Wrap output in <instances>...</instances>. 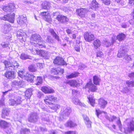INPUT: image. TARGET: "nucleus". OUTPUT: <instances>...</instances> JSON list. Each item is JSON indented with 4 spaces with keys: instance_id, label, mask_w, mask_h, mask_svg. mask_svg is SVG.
Masks as SVG:
<instances>
[{
    "instance_id": "nucleus-2",
    "label": "nucleus",
    "mask_w": 134,
    "mask_h": 134,
    "mask_svg": "<svg viewBox=\"0 0 134 134\" xmlns=\"http://www.w3.org/2000/svg\"><path fill=\"white\" fill-rule=\"evenodd\" d=\"M57 100V97L52 95H49L46 97L44 99L45 103L49 105V107L52 109L54 111H56L58 109L60 108L59 105L56 104H55L51 103V101H56Z\"/></svg>"
},
{
    "instance_id": "nucleus-14",
    "label": "nucleus",
    "mask_w": 134,
    "mask_h": 134,
    "mask_svg": "<svg viewBox=\"0 0 134 134\" xmlns=\"http://www.w3.org/2000/svg\"><path fill=\"white\" fill-rule=\"evenodd\" d=\"M84 36L85 40L88 42L92 41L94 39V35L91 32H85L84 33Z\"/></svg>"
},
{
    "instance_id": "nucleus-35",
    "label": "nucleus",
    "mask_w": 134,
    "mask_h": 134,
    "mask_svg": "<svg viewBox=\"0 0 134 134\" xmlns=\"http://www.w3.org/2000/svg\"><path fill=\"white\" fill-rule=\"evenodd\" d=\"M116 38L115 36H113L112 37V41L111 42L108 41H106L105 42V44L107 47H109L115 42V40Z\"/></svg>"
},
{
    "instance_id": "nucleus-19",
    "label": "nucleus",
    "mask_w": 134,
    "mask_h": 134,
    "mask_svg": "<svg viewBox=\"0 0 134 134\" xmlns=\"http://www.w3.org/2000/svg\"><path fill=\"white\" fill-rule=\"evenodd\" d=\"M56 19L61 23L67 22L69 20L65 16L60 15L56 17Z\"/></svg>"
},
{
    "instance_id": "nucleus-64",
    "label": "nucleus",
    "mask_w": 134,
    "mask_h": 134,
    "mask_svg": "<svg viewBox=\"0 0 134 134\" xmlns=\"http://www.w3.org/2000/svg\"><path fill=\"white\" fill-rule=\"evenodd\" d=\"M129 3L131 5H133L134 4V0H129Z\"/></svg>"
},
{
    "instance_id": "nucleus-16",
    "label": "nucleus",
    "mask_w": 134,
    "mask_h": 134,
    "mask_svg": "<svg viewBox=\"0 0 134 134\" xmlns=\"http://www.w3.org/2000/svg\"><path fill=\"white\" fill-rule=\"evenodd\" d=\"M15 9L14 5L13 4H10L8 6H4L3 8V10L5 12H12Z\"/></svg>"
},
{
    "instance_id": "nucleus-59",
    "label": "nucleus",
    "mask_w": 134,
    "mask_h": 134,
    "mask_svg": "<svg viewBox=\"0 0 134 134\" xmlns=\"http://www.w3.org/2000/svg\"><path fill=\"white\" fill-rule=\"evenodd\" d=\"M78 91L75 90H72V93L73 96H76L78 92Z\"/></svg>"
},
{
    "instance_id": "nucleus-12",
    "label": "nucleus",
    "mask_w": 134,
    "mask_h": 134,
    "mask_svg": "<svg viewBox=\"0 0 134 134\" xmlns=\"http://www.w3.org/2000/svg\"><path fill=\"white\" fill-rule=\"evenodd\" d=\"M11 25L9 23H5L3 24L1 28V31L4 34L8 33L9 31Z\"/></svg>"
},
{
    "instance_id": "nucleus-15",
    "label": "nucleus",
    "mask_w": 134,
    "mask_h": 134,
    "mask_svg": "<svg viewBox=\"0 0 134 134\" xmlns=\"http://www.w3.org/2000/svg\"><path fill=\"white\" fill-rule=\"evenodd\" d=\"M41 14L43 18L46 21L49 23L52 21V19L48 12H41Z\"/></svg>"
},
{
    "instance_id": "nucleus-40",
    "label": "nucleus",
    "mask_w": 134,
    "mask_h": 134,
    "mask_svg": "<svg viewBox=\"0 0 134 134\" xmlns=\"http://www.w3.org/2000/svg\"><path fill=\"white\" fill-rule=\"evenodd\" d=\"M79 74V73L77 72H74L69 75L66 76V78L68 79H69L76 77L78 76Z\"/></svg>"
},
{
    "instance_id": "nucleus-52",
    "label": "nucleus",
    "mask_w": 134,
    "mask_h": 134,
    "mask_svg": "<svg viewBox=\"0 0 134 134\" xmlns=\"http://www.w3.org/2000/svg\"><path fill=\"white\" fill-rule=\"evenodd\" d=\"M126 83L129 87H133L134 86V81H127L126 82Z\"/></svg>"
},
{
    "instance_id": "nucleus-21",
    "label": "nucleus",
    "mask_w": 134,
    "mask_h": 134,
    "mask_svg": "<svg viewBox=\"0 0 134 134\" xmlns=\"http://www.w3.org/2000/svg\"><path fill=\"white\" fill-rule=\"evenodd\" d=\"M65 126L66 127L73 128L77 126V125L74 121L70 120L68 121L65 124Z\"/></svg>"
},
{
    "instance_id": "nucleus-27",
    "label": "nucleus",
    "mask_w": 134,
    "mask_h": 134,
    "mask_svg": "<svg viewBox=\"0 0 134 134\" xmlns=\"http://www.w3.org/2000/svg\"><path fill=\"white\" fill-rule=\"evenodd\" d=\"M9 109L7 108H4L2 111V118H5L6 116L9 115Z\"/></svg>"
},
{
    "instance_id": "nucleus-55",
    "label": "nucleus",
    "mask_w": 134,
    "mask_h": 134,
    "mask_svg": "<svg viewBox=\"0 0 134 134\" xmlns=\"http://www.w3.org/2000/svg\"><path fill=\"white\" fill-rule=\"evenodd\" d=\"M39 130L42 132H44L47 131V129L45 127H40Z\"/></svg>"
},
{
    "instance_id": "nucleus-46",
    "label": "nucleus",
    "mask_w": 134,
    "mask_h": 134,
    "mask_svg": "<svg viewBox=\"0 0 134 134\" xmlns=\"http://www.w3.org/2000/svg\"><path fill=\"white\" fill-rule=\"evenodd\" d=\"M29 50L32 53L34 54H37L39 55V54H40V53L39 52L40 51V50H37V49H35V48L34 49L33 48L30 49Z\"/></svg>"
},
{
    "instance_id": "nucleus-1",
    "label": "nucleus",
    "mask_w": 134,
    "mask_h": 134,
    "mask_svg": "<svg viewBox=\"0 0 134 134\" xmlns=\"http://www.w3.org/2000/svg\"><path fill=\"white\" fill-rule=\"evenodd\" d=\"M31 44L35 47L40 48H45L44 42L42 41L40 36L37 34H35L32 35L31 38Z\"/></svg>"
},
{
    "instance_id": "nucleus-25",
    "label": "nucleus",
    "mask_w": 134,
    "mask_h": 134,
    "mask_svg": "<svg viewBox=\"0 0 134 134\" xmlns=\"http://www.w3.org/2000/svg\"><path fill=\"white\" fill-rule=\"evenodd\" d=\"M42 90L43 92L45 93H53L54 92V90L51 88L50 87L44 86L42 88Z\"/></svg>"
},
{
    "instance_id": "nucleus-26",
    "label": "nucleus",
    "mask_w": 134,
    "mask_h": 134,
    "mask_svg": "<svg viewBox=\"0 0 134 134\" xmlns=\"http://www.w3.org/2000/svg\"><path fill=\"white\" fill-rule=\"evenodd\" d=\"M39 52L40 53V54H39L40 55L45 58L46 59H48L50 55V53L49 52L42 50H40V51Z\"/></svg>"
},
{
    "instance_id": "nucleus-7",
    "label": "nucleus",
    "mask_w": 134,
    "mask_h": 134,
    "mask_svg": "<svg viewBox=\"0 0 134 134\" xmlns=\"http://www.w3.org/2000/svg\"><path fill=\"white\" fill-rule=\"evenodd\" d=\"M19 76L22 78L25 77L26 80L28 81H30L32 82L34 81V78L36 79V77L34 76L32 74H30L27 73L26 74V75L24 74V72L22 71H19L18 72Z\"/></svg>"
},
{
    "instance_id": "nucleus-31",
    "label": "nucleus",
    "mask_w": 134,
    "mask_h": 134,
    "mask_svg": "<svg viewBox=\"0 0 134 134\" xmlns=\"http://www.w3.org/2000/svg\"><path fill=\"white\" fill-rule=\"evenodd\" d=\"M51 4L48 2L45 1L42 4V7L45 9H48L51 7Z\"/></svg>"
},
{
    "instance_id": "nucleus-62",
    "label": "nucleus",
    "mask_w": 134,
    "mask_h": 134,
    "mask_svg": "<svg viewBox=\"0 0 134 134\" xmlns=\"http://www.w3.org/2000/svg\"><path fill=\"white\" fill-rule=\"evenodd\" d=\"M66 32L68 34H70L72 33V31L69 29H67L66 30Z\"/></svg>"
},
{
    "instance_id": "nucleus-24",
    "label": "nucleus",
    "mask_w": 134,
    "mask_h": 134,
    "mask_svg": "<svg viewBox=\"0 0 134 134\" xmlns=\"http://www.w3.org/2000/svg\"><path fill=\"white\" fill-rule=\"evenodd\" d=\"M10 125L9 123L6 121L1 120H0V127L3 129H5Z\"/></svg>"
},
{
    "instance_id": "nucleus-11",
    "label": "nucleus",
    "mask_w": 134,
    "mask_h": 134,
    "mask_svg": "<svg viewBox=\"0 0 134 134\" xmlns=\"http://www.w3.org/2000/svg\"><path fill=\"white\" fill-rule=\"evenodd\" d=\"M3 75L8 79H13L15 77V72L13 71L7 70Z\"/></svg>"
},
{
    "instance_id": "nucleus-37",
    "label": "nucleus",
    "mask_w": 134,
    "mask_h": 134,
    "mask_svg": "<svg viewBox=\"0 0 134 134\" xmlns=\"http://www.w3.org/2000/svg\"><path fill=\"white\" fill-rule=\"evenodd\" d=\"M94 83L96 85H99L100 81V79L97 76L95 75L93 77Z\"/></svg>"
},
{
    "instance_id": "nucleus-44",
    "label": "nucleus",
    "mask_w": 134,
    "mask_h": 134,
    "mask_svg": "<svg viewBox=\"0 0 134 134\" xmlns=\"http://www.w3.org/2000/svg\"><path fill=\"white\" fill-rule=\"evenodd\" d=\"M91 5L92 8L97 9L98 7V4L95 0H93L91 3Z\"/></svg>"
},
{
    "instance_id": "nucleus-8",
    "label": "nucleus",
    "mask_w": 134,
    "mask_h": 134,
    "mask_svg": "<svg viewBox=\"0 0 134 134\" xmlns=\"http://www.w3.org/2000/svg\"><path fill=\"white\" fill-rule=\"evenodd\" d=\"M15 14L13 13L12 14H7L4 15L3 17H1L0 18L1 20H7L9 22L11 23H13L14 21Z\"/></svg>"
},
{
    "instance_id": "nucleus-47",
    "label": "nucleus",
    "mask_w": 134,
    "mask_h": 134,
    "mask_svg": "<svg viewBox=\"0 0 134 134\" xmlns=\"http://www.w3.org/2000/svg\"><path fill=\"white\" fill-rule=\"evenodd\" d=\"M42 120L43 121L49 122V119L48 115H43L42 116Z\"/></svg>"
},
{
    "instance_id": "nucleus-5",
    "label": "nucleus",
    "mask_w": 134,
    "mask_h": 134,
    "mask_svg": "<svg viewBox=\"0 0 134 134\" xmlns=\"http://www.w3.org/2000/svg\"><path fill=\"white\" fill-rule=\"evenodd\" d=\"M14 99H10L9 100L10 105H15L20 104L23 100L21 96L19 94H14Z\"/></svg>"
},
{
    "instance_id": "nucleus-61",
    "label": "nucleus",
    "mask_w": 134,
    "mask_h": 134,
    "mask_svg": "<svg viewBox=\"0 0 134 134\" xmlns=\"http://www.w3.org/2000/svg\"><path fill=\"white\" fill-rule=\"evenodd\" d=\"M65 134H75V132L73 131H69L66 132Z\"/></svg>"
},
{
    "instance_id": "nucleus-48",
    "label": "nucleus",
    "mask_w": 134,
    "mask_h": 134,
    "mask_svg": "<svg viewBox=\"0 0 134 134\" xmlns=\"http://www.w3.org/2000/svg\"><path fill=\"white\" fill-rule=\"evenodd\" d=\"M117 124L119 126L120 130L122 132L125 131V132H126V130L124 129H123L122 128V125L120 119L118 120Z\"/></svg>"
},
{
    "instance_id": "nucleus-29",
    "label": "nucleus",
    "mask_w": 134,
    "mask_h": 134,
    "mask_svg": "<svg viewBox=\"0 0 134 134\" xmlns=\"http://www.w3.org/2000/svg\"><path fill=\"white\" fill-rule=\"evenodd\" d=\"M52 72L55 75H57L59 73L63 74L64 72V70L60 68L53 69L52 70Z\"/></svg>"
},
{
    "instance_id": "nucleus-50",
    "label": "nucleus",
    "mask_w": 134,
    "mask_h": 134,
    "mask_svg": "<svg viewBox=\"0 0 134 134\" xmlns=\"http://www.w3.org/2000/svg\"><path fill=\"white\" fill-rule=\"evenodd\" d=\"M115 1L117 3L122 5H123L125 4L126 0H115Z\"/></svg>"
},
{
    "instance_id": "nucleus-13",
    "label": "nucleus",
    "mask_w": 134,
    "mask_h": 134,
    "mask_svg": "<svg viewBox=\"0 0 134 134\" xmlns=\"http://www.w3.org/2000/svg\"><path fill=\"white\" fill-rule=\"evenodd\" d=\"M54 63L58 65H66L67 64L62 57H57L53 61Z\"/></svg>"
},
{
    "instance_id": "nucleus-60",
    "label": "nucleus",
    "mask_w": 134,
    "mask_h": 134,
    "mask_svg": "<svg viewBox=\"0 0 134 134\" xmlns=\"http://www.w3.org/2000/svg\"><path fill=\"white\" fill-rule=\"evenodd\" d=\"M43 93L41 92H38L37 95L38 97L39 98L43 96Z\"/></svg>"
},
{
    "instance_id": "nucleus-38",
    "label": "nucleus",
    "mask_w": 134,
    "mask_h": 134,
    "mask_svg": "<svg viewBox=\"0 0 134 134\" xmlns=\"http://www.w3.org/2000/svg\"><path fill=\"white\" fill-rule=\"evenodd\" d=\"M22 83V81H19L16 80H14L12 81V86L14 87H15L17 86H19Z\"/></svg>"
},
{
    "instance_id": "nucleus-9",
    "label": "nucleus",
    "mask_w": 134,
    "mask_h": 134,
    "mask_svg": "<svg viewBox=\"0 0 134 134\" xmlns=\"http://www.w3.org/2000/svg\"><path fill=\"white\" fill-rule=\"evenodd\" d=\"M17 36L21 42H25L26 40V33L23 30L18 31L17 32Z\"/></svg>"
},
{
    "instance_id": "nucleus-34",
    "label": "nucleus",
    "mask_w": 134,
    "mask_h": 134,
    "mask_svg": "<svg viewBox=\"0 0 134 134\" xmlns=\"http://www.w3.org/2000/svg\"><path fill=\"white\" fill-rule=\"evenodd\" d=\"M20 134H29L30 133V130L27 128H22L20 130Z\"/></svg>"
},
{
    "instance_id": "nucleus-32",
    "label": "nucleus",
    "mask_w": 134,
    "mask_h": 134,
    "mask_svg": "<svg viewBox=\"0 0 134 134\" xmlns=\"http://www.w3.org/2000/svg\"><path fill=\"white\" fill-rule=\"evenodd\" d=\"M32 89H28L25 92L26 98L29 99L32 94Z\"/></svg>"
},
{
    "instance_id": "nucleus-18",
    "label": "nucleus",
    "mask_w": 134,
    "mask_h": 134,
    "mask_svg": "<svg viewBox=\"0 0 134 134\" xmlns=\"http://www.w3.org/2000/svg\"><path fill=\"white\" fill-rule=\"evenodd\" d=\"M26 21L27 18L25 15H21L17 19V23L20 25L25 23Z\"/></svg>"
},
{
    "instance_id": "nucleus-28",
    "label": "nucleus",
    "mask_w": 134,
    "mask_h": 134,
    "mask_svg": "<svg viewBox=\"0 0 134 134\" xmlns=\"http://www.w3.org/2000/svg\"><path fill=\"white\" fill-rule=\"evenodd\" d=\"M11 90V89H9L7 91L2 92L3 95L0 100V107L3 106L4 105V100L5 99V98L4 96L9 91H10Z\"/></svg>"
},
{
    "instance_id": "nucleus-22",
    "label": "nucleus",
    "mask_w": 134,
    "mask_h": 134,
    "mask_svg": "<svg viewBox=\"0 0 134 134\" xmlns=\"http://www.w3.org/2000/svg\"><path fill=\"white\" fill-rule=\"evenodd\" d=\"M87 10L85 8H81L77 10V12L79 15L80 17H84L85 14L87 12Z\"/></svg>"
},
{
    "instance_id": "nucleus-36",
    "label": "nucleus",
    "mask_w": 134,
    "mask_h": 134,
    "mask_svg": "<svg viewBox=\"0 0 134 134\" xmlns=\"http://www.w3.org/2000/svg\"><path fill=\"white\" fill-rule=\"evenodd\" d=\"M126 37L125 35L121 33L119 34L116 37H115L116 39L115 41L117 40H118L119 41H122L124 40Z\"/></svg>"
},
{
    "instance_id": "nucleus-42",
    "label": "nucleus",
    "mask_w": 134,
    "mask_h": 134,
    "mask_svg": "<svg viewBox=\"0 0 134 134\" xmlns=\"http://www.w3.org/2000/svg\"><path fill=\"white\" fill-rule=\"evenodd\" d=\"M20 58L22 60H25L28 59H31L32 58V57L26 54L23 53L21 54L20 56Z\"/></svg>"
},
{
    "instance_id": "nucleus-58",
    "label": "nucleus",
    "mask_w": 134,
    "mask_h": 134,
    "mask_svg": "<svg viewBox=\"0 0 134 134\" xmlns=\"http://www.w3.org/2000/svg\"><path fill=\"white\" fill-rule=\"evenodd\" d=\"M5 132L7 134H10L12 132V130L10 128H8L5 131Z\"/></svg>"
},
{
    "instance_id": "nucleus-53",
    "label": "nucleus",
    "mask_w": 134,
    "mask_h": 134,
    "mask_svg": "<svg viewBox=\"0 0 134 134\" xmlns=\"http://www.w3.org/2000/svg\"><path fill=\"white\" fill-rule=\"evenodd\" d=\"M29 70L31 72H35L36 70L35 68L32 65H30L29 67Z\"/></svg>"
},
{
    "instance_id": "nucleus-23",
    "label": "nucleus",
    "mask_w": 134,
    "mask_h": 134,
    "mask_svg": "<svg viewBox=\"0 0 134 134\" xmlns=\"http://www.w3.org/2000/svg\"><path fill=\"white\" fill-rule=\"evenodd\" d=\"M83 117L85 123L87 127L88 128H91V124L92 122L89 118L86 115H83Z\"/></svg>"
},
{
    "instance_id": "nucleus-17",
    "label": "nucleus",
    "mask_w": 134,
    "mask_h": 134,
    "mask_svg": "<svg viewBox=\"0 0 134 134\" xmlns=\"http://www.w3.org/2000/svg\"><path fill=\"white\" fill-rule=\"evenodd\" d=\"M85 87L86 88H88L89 90L92 92L96 91L97 89L96 86L90 82L87 83Z\"/></svg>"
},
{
    "instance_id": "nucleus-33",
    "label": "nucleus",
    "mask_w": 134,
    "mask_h": 134,
    "mask_svg": "<svg viewBox=\"0 0 134 134\" xmlns=\"http://www.w3.org/2000/svg\"><path fill=\"white\" fill-rule=\"evenodd\" d=\"M72 101L73 103L76 105H78L81 106H85L84 104L81 103L79 100L76 98H73Z\"/></svg>"
},
{
    "instance_id": "nucleus-3",
    "label": "nucleus",
    "mask_w": 134,
    "mask_h": 134,
    "mask_svg": "<svg viewBox=\"0 0 134 134\" xmlns=\"http://www.w3.org/2000/svg\"><path fill=\"white\" fill-rule=\"evenodd\" d=\"M128 49L126 47L121 46L120 49L119 50L117 55L118 57L119 58H121L122 57L125 56L124 57L125 59L127 61H130L131 60L130 56L127 55H126Z\"/></svg>"
},
{
    "instance_id": "nucleus-45",
    "label": "nucleus",
    "mask_w": 134,
    "mask_h": 134,
    "mask_svg": "<svg viewBox=\"0 0 134 134\" xmlns=\"http://www.w3.org/2000/svg\"><path fill=\"white\" fill-rule=\"evenodd\" d=\"M87 98L90 104L92 106L94 107V105L95 104V100L93 99L92 96L90 95Z\"/></svg>"
},
{
    "instance_id": "nucleus-41",
    "label": "nucleus",
    "mask_w": 134,
    "mask_h": 134,
    "mask_svg": "<svg viewBox=\"0 0 134 134\" xmlns=\"http://www.w3.org/2000/svg\"><path fill=\"white\" fill-rule=\"evenodd\" d=\"M94 47L96 49H97L99 47L100 44L101 43L99 40L96 39L95 40L93 43Z\"/></svg>"
},
{
    "instance_id": "nucleus-6",
    "label": "nucleus",
    "mask_w": 134,
    "mask_h": 134,
    "mask_svg": "<svg viewBox=\"0 0 134 134\" xmlns=\"http://www.w3.org/2000/svg\"><path fill=\"white\" fill-rule=\"evenodd\" d=\"M72 112V109L70 107L66 106L63 107L61 109L60 118L66 119Z\"/></svg>"
},
{
    "instance_id": "nucleus-63",
    "label": "nucleus",
    "mask_w": 134,
    "mask_h": 134,
    "mask_svg": "<svg viewBox=\"0 0 134 134\" xmlns=\"http://www.w3.org/2000/svg\"><path fill=\"white\" fill-rule=\"evenodd\" d=\"M37 66L38 67L40 68L41 69L42 68H43V65L42 64L40 63H38L37 64Z\"/></svg>"
},
{
    "instance_id": "nucleus-10",
    "label": "nucleus",
    "mask_w": 134,
    "mask_h": 134,
    "mask_svg": "<svg viewBox=\"0 0 134 134\" xmlns=\"http://www.w3.org/2000/svg\"><path fill=\"white\" fill-rule=\"evenodd\" d=\"M38 118L37 113L34 112L30 114L27 120L29 122L35 123L37 121Z\"/></svg>"
},
{
    "instance_id": "nucleus-57",
    "label": "nucleus",
    "mask_w": 134,
    "mask_h": 134,
    "mask_svg": "<svg viewBox=\"0 0 134 134\" xmlns=\"http://www.w3.org/2000/svg\"><path fill=\"white\" fill-rule=\"evenodd\" d=\"M96 111L97 115L98 117V116L99 114H101L103 112L104 113V111H101L99 110L96 109Z\"/></svg>"
},
{
    "instance_id": "nucleus-51",
    "label": "nucleus",
    "mask_w": 134,
    "mask_h": 134,
    "mask_svg": "<svg viewBox=\"0 0 134 134\" xmlns=\"http://www.w3.org/2000/svg\"><path fill=\"white\" fill-rule=\"evenodd\" d=\"M1 45L4 48H7V49L9 48L8 46V42H3L1 44Z\"/></svg>"
},
{
    "instance_id": "nucleus-30",
    "label": "nucleus",
    "mask_w": 134,
    "mask_h": 134,
    "mask_svg": "<svg viewBox=\"0 0 134 134\" xmlns=\"http://www.w3.org/2000/svg\"><path fill=\"white\" fill-rule=\"evenodd\" d=\"M107 103V102L103 99H100L98 101V104L102 108H104Z\"/></svg>"
},
{
    "instance_id": "nucleus-49",
    "label": "nucleus",
    "mask_w": 134,
    "mask_h": 134,
    "mask_svg": "<svg viewBox=\"0 0 134 134\" xmlns=\"http://www.w3.org/2000/svg\"><path fill=\"white\" fill-rule=\"evenodd\" d=\"M36 81V84L37 85H40L42 83V78L41 77L38 76Z\"/></svg>"
},
{
    "instance_id": "nucleus-54",
    "label": "nucleus",
    "mask_w": 134,
    "mask_h": 134,
    "mask_svg": "<svg viewBox=\"0 0 134 134\" xmlns=\"http://www.w3.org/2000/svg\"><path fill=\"white\" fill-rule=\"evenodd\" d=\"M103 3L106 5H109L110 3V0H102Z\"/></svg>"
},
{
    "instance_id": "nucleus-56",
    "label": "nucleus",
    "mask_w": 134,
    "mask_h": 134,
    "mask_svg": "<svg viewBox=\"0 0 134 134\" xmlns=\"http://www.w3.org/2000/svg\"><path fill=\"white\" fill-rule=\"evenodd\" d=\"M103 55V53L100 51H98L97 53V57H102Z\"/></svg>"
},
{
    "instance_id": "nucleus-43",
    "label": "nucleus",
    "mask_w": 134,
    "mask_h": 134,
    "mask_svg": "<svg viewBox=\"0 0 134 134\" xmlns=\"http://www.w3.org/2000/svg\"><path fill=\"white\" fill-rule=\"evenodd\" d=\"M67 83L71 86H76L78 85V83L76 80L69 81L67 82Z\"/></svg>"
},
{
    "instance_id": "nucleus-20",
    "label": "nucleus",
    "mask_w": 134,
    "mask_h": 134,
    "mask_svg": "<svg viewBox=\"0 0 134 134\" xmlns=\"http://www.w3.org/2000/svg\"><path fill=\"white\" fill-rule=\"evenodd\" d=\"M128 127L127 131H126V133H130L134 131V121H131L128 123Z\"/></svg>"
},
{
    "instance_id": "nucleus-4",
    "label": "nucleus",
    "mask_w": 134,
    "mask_h": 134,
    "mask_svg": "<svg viewBox=\"0 0 134 134\" xmlns=\"http://www.w3.org/2000/svg\"><path fill=\"white\" fill-rule=\"evenodd\" d=\"M1 62L4 64L5 68H9V69L11 70H15L19 66V64L15 61H13L12 63L9 62L6 60H2Z\"/></svg>"
},
{
    "instance_id": "nucleus-39",
    "label": "nucleus",
    "mask_w": 134,
    "mask_h": 134,
    "mask_svg": "<svg viewBox=\"0 0 134 134\" xmlns=\"http://www.w3.org/2000/svg\"><path fill=\"white\" fill-rule=\"evenodd\" d=\"M49 31L51 35L53 36V37H54L55 39L57 40L58 41H59V37L54 32V30L52 29H51L49 30Z\"/></svg>"
}]
</instances>
